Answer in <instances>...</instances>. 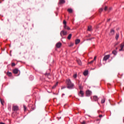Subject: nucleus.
Returning a JSON list of instances; mask_svg holds the SVG:
<instances>
[{
	"label": "nucleus",
	"mask_w": 124,
	"mask_h": 124,
	"mask_svg": "<svg viewBox=\"0 0 124 124\" xmlns=\"http://www.w3.org/2000/svg\"><path fill=\"white\" fill-rule=\"evenodd\" d=\"M109 21H110V18L108 19V20H107V22H109Z\"/></svg>",
	"instance_id": "40"
},
{
	"label": "nucleus",
	"mask_w": 124,
	"mask_h": 124,
	"mask_svg": "<svg viewBox=\"0 0 124 124\" xmlns=\"http://www.w3.org/2000/svg\"><path fill=\"white\" fill-rule=\"evenodd\" d=\"M7 75L9 76V77H11V76H12V73L11 72H8L7 73Z\"/></svg>",
	"instance_id": "17"
},
{
	"label": "nucleus",
	"mask_w": 124,
	"mask_h": 124,
	"mask_svg": "<svg viewBox=\"0 0 124 124\" xmlns=\"http://www.w3.org/2000/svg\"><path fill=\"white\" fill-rule=\"evenodd\" d=\"M87 40H92V39H88Z\"/></svg>",
	"instance_id": "41"
},
{
	"label": "nucleus",
	"mask_w": 124,
	"mask_h": 124,
	"mask_svg": "<svg viewBox=\"0 0 124 124\" xmlns=\"http://www.w3.org/2000/svg\"><path fill=\"white\" fill-rule=\"evenodd\" d=\"M77 62L78 64H79V65H82V62H81V60H80L79 59H77Z\"/></svg>",
	"instance_id": "10"
},
{
	"label": "nucleus",
	"mask_w": 124,
	"mask_h": 124,
	"mask_svg": "<svg viewBox=\"0 0 124 124\" xmlns=\"http://www.w3.org/2000/svg\"><path fill=\"white\" fill-rule=\"evenodd\" d=\"M115 39H116V40H118V39H119V34H116Z\"/></svg>",
	"instance_id": "22"
},
{
	"label": "nucleus",
	"mask_w": 124,
	"mask_h": 124,
	"mask_svg": "<svg viewBox=\"0 0 124 124\" xmlns=\"http://www.w3.org/2000/svg\"><path fill=\"white\" fill-rule=\"evenodd\" d=\"M107 9H108V7H107V6H106L105 8H104L105 11H107Z\"/></svg>",
	"instance_id": "32"
},
{
	"label": "nucleus",
	"mask_w": 124,
	"mask_h": 124,
	"mask_svg": "<svg viewBox=\"0 0 124 124\" xmlns=\"http://www.w3.org/2000/svg\"><path fill=\"white\" fill-rule=\"evenodd\" d=\"M74 78H77V74H75L73 75Z\"/></svg>",
	"instance_id": "29"
},
{
	"label": "nucleus",
	"mask_w": 124,
	"mask_h": 124,
	"mask_svg": "<svg viewBox=\"0 0 124 124\" xmlns=\"http://www.w3.org/2000/svg\"><path fill=\"white\" fill-rule=\"evenodd\" d=\"M62 95H64V94H62Z\"/></svg>",
	"instance_id": "45"
},
{
	"label": "nucleus",
	"mask_w": 124,
	"mask_h": 124,
	"mask_svg": "<svg viewBox=\"0 0 124 124\" xmlns=\"http://www.w3.org/2000/svg\"><path fill=\"white\" fill-rule=\"evenodd\" d=\"M46 76H49L50 75V73H47L45 74Z\"/></svg>",
	"instance_id": "37"
},
{
	"label": "nucleus",
	"mask_w": 124,
	"mask_h": 124,
	"mask_svg": "<svg viewBox=\"0 0 124 124\" xmlns=\"http://www.w3.org/2000/svg\"><path fill=\"white\" fill-rule=\"evenodd\" d=\"M71 36H72V34H69V35L67 37V39H68L69 40H70V39H71Z\"/></svg>",
	"instance_id": "19"
},
{
	"label": "nucleus",
	"mask_w": 124,
	"mask_h": 124,
	"mask_svg": "<svg viewBox=\"0 0 124 124\" xmlns=\"http://www.w3.org/2000/svg\"><path fill=\"white\" fill-rule=\"evenodd\" d=\"M112 54H113V55H117V51L116 50H113L112 51Z\"/></svg>",
	"instance_id": "27"
},
{
	"label": "nucleus",
	"mask_w": 124,
	"mask_h": 124,
	"mask_svg": "<svg viewBox=\"0 0 124 124\" xmlns=\"http://www.w3.org/2000/svg\"><path fill=\"white\" fill-rule=\"evenodd\" d=\"M67 11L70 13H72L73 11L72 10V9H68Z\"/></svg>",
	"instance_id": "20"
},
{
	"label": "nucleus",
	"mask_w": 124,
	"mask_h": 124,
	"mask_svg": "<svg viewBox=\"0 0 124 124\" xmlns=\"http://www.w3.org/2000/svg\"><path fill=\"white\" fill-rule=\"evenodd\" d=\"M19 110V107L17 106H14L13 107V111H18Z\"/></svg>",
	"instance_id": "4"
},
{
	"label": "nucleus",
	"mask_w": 124,
	"mask_h": 124,
	"mask_svg": "<svg viewBox=\"0 0 124 124\" xmlns=\"http://www.w3.org/2000/svg\"><path fill=\"white\" fill-rule=\"evenodd\" d=\"M124 44H122L120 46L121 49H119V51H123V49H124Z\"/></svg>",
	"instance_id": "11"
},
{
	"label": "nucleus",
	"mask_w": 124,
	"mask_h": 124,
	"mask_svg": "<svg viewBox=\"0 0 124 124\" xmlns=\"http://www.w3.org/2000/svg\"><path fill=\"white\" fill-rule=\"evenodd\" d=\"M78 94V96H80V97H84V91L80 90Z\"/></svg>",
	"instance_id": "3"
},
{
	"label": "nucleus",
	"mask_w": 124,
	"mask_h": 124,
	"mask_svg": "<svg viewBox=\"0 0 124 124\" xmlns=\"http://www.w3.org/2000/svg\"><path fill=\"white\" fill-rule=\"evenodd\" d=\"M67 34V32L64 31V30L61 31L60 35L62 37L63 35H66Z\"/></svg>",
	"instance_id": "2"
},
{
	"label": "nucleus",
	"mask_w": 124,
	"mask_h": 124,
	"mask_svg": "<svg viewBox=\"0 0 124 124\" xmlns=\"http://www.w3.org/2000/svg\"><path fill=\"white\" fill-rule=\"evenodd\" d=\"M102 11H103V8H101L99 10V13H100V14H101V12H102Z\"/></svg>",
	"instance_id": "21"
},
{
	"label": "nucleus",
	"mask_w": 124,
	"mask_h": 124,
	"mask_svg": "<svg viewBox=\"0 0 124 124\" xmlns=\"http://www.w3.org/2000/svg\"><path fill=\"white\" fill-rule=\"evenodd\" d=\"M66 83L67 84V88L69 90H71V89H73V87H74V84L71 82V80L70 79H66Z\"/></svg>",
	"instance_id": "1"
},
{
	"label": "nucleus",
	"mask_w": 124,
	"mask_h": 124,
	"mask_svg": "<svg viewBox=\"0 0 124 124\" xmlns=\"http://www.w3.org/2000/svg\"><path fill=\"white\" fill-rule=\"evenodd\" d=\"M106 100V99H105V98H103V99H102L101 103H102V104H103V103H105Z\"/></svg>",
	"instance_id": "18"
},
{
	"label": "nucleus",
	"mask_w": 124,
	"mask_h": 124,
	"mask_svg": "<svg viewBox=\"0 0 124 124\" xmlns=\"http://www.w3.org/2000/svg\"><path fill=\"white\" fill-rule=\"evenodd\" d=\"M0 101L2 105H3V103L4 102V101L3 99H1V98H0Z\"/></svg>",
	"instance_id": "24"
},
{
	"label": "nucleus",
	"mask_w": 124,
	"mask_h": 124,
	"mask_svg": "<svg viewBox=\"0 0 124 124\" xmlns=\"http://www.w3.org/2000/svg\"><path fill=\"white\" fill-rule=\"evenodd\" d=\"M0 3H1V0H0Z\"/></svg>",
	"instance_id": "43"
},
{
	"label": "nucleus",
	"mask_w": 124,
	"mask_h": 124,
	"mask_svg": "<svg viewBox=\"0 0 124 124\" xmlns=\"http://www.w3.org/2000/svg\"><path fill=\"white\" fill-rule=\"evenodd\" d=\"M81 124H86V122L85 121H83L82 123Z\"/></svg>",
	"instance_id": "36"
},
{
	"label": "nucleus",
	"mask_w": 124,
	"mask_h": 124,
	"mask_svg": "<svg viewBox=\"0 0 124 124\" xmlns=\"http://www.w3.org/2000/svg\"><path fill=\"white\" fill-rule=\"evenodd\" d=\"M23 108H24V111L26 112V111H27V107H26L25 105H23Z\"/></svg>",
	"instance_id": "26"
},
{
	"label": "nucleus",
	"mask_w": 124,
	"mask_h": 124,
	"mask_svg": "<svg viewBox=\"0 0 124 124\" xmlns=\"http://www.w3.org/2000/svg\"><path fill=\"white\" fill-rule=\"evenodd\" d=\"M63 24L64 25V26H66V21L65 20H64L63 22Z\"/></svg>",
	"instance_id": "30"
},
{
	"label": "nucleus",
	"mask_w": 124,
	"mask_h": 124,
	"mask_svg": "<svg viewBox=\"0 0 124 124\" xmlns=\"http://www.w3.org/2000/svg\"><path fill=\"white\" fill-rule=\"evenodd\" d=\"M80 43V39H77L75 41V44L77 45V44H79Z\"/></svg>",
	"instance_id": "14"
},
{
	"label": "nucleus",
	"mask_w": 124,
	"mask_h": 124,
	"mask_svg": "<svg viewBox=\"0 0 124 124\" xmlns=\"http://www.w3.org/2000/svg\"><path fill=\"white\" fill-rule=\"evenodd\" d=\"M93 62V60H92V61L88 62L89 64H91Z\"/></svg>",
	"instance_id": "31"
},
{
	"label": "nucleus",
	"mask_w": 124,
	"mask_h": 124,
	"mask_svg": "<svg viewBox=\"0 0 124 124\" xmlns=\"http://www.w3.org/2000/svg\"><path fill=\"white\" fill-rule=\"evenodd\" d=\"M88 74L89 72L88 71H85L83 73V75H84V76H87V75H88Z\"/></svg>",
	"instance_id": "15"
},
{
	"label": "nucleus",
	"mask_w": 124,
	"mask_h": 124,
	"mask_svg": "<svg viewBox=\"0 0 124 124\" xmlns=\"http://www.w3.org/2000/svg\"><path fill=\"white\" fill-rule=\"evenodd\" d=\"M74 45V44L71 43L70 45H69V47H72Z\"/></svg>",
	"instance_id": "28"
},
{
	"label": "nucleus",
	"mask_w": 124,
	"mask_h": 124,
	"mask_svg": "<svg viewBox=\"0 0 124 124\" xmlns=\"http://www.w3.org/2000/svg\"><path fill=\"white\" fill-rule=\"evenodd\" d=\"M97 121H99V120H98V119H97Z\"/></svg>",
	"instance_id": "46"
},
{
	"label": "nucleus",
	"mask_w": 124,
	"mask_h": 124,
	"mask_svg": "<svg viewBox=\"0 0 124 124\" xmlns=\"http://www.w3.org/2000/svg\"><path fill=\"white\" fill-rule=\"evenodd\" d=\"M88 31H92V26H88Z\"/></svg>",
	"instance_id": "23"
},
{
	"label": "nucleus",
	"mask_w": 124,
	"mask_h": 124,
	"mask_svg": "<svg viewBox=\"0 0 124 124\" xmlns=\"http://www.w3.org/2000/svg\"><path fill=\"white\" fill-rule=\"evenodd\" d=\"M109 58L110 55H106L103 58V61H107Z\"/></svg>",
	"instance_id": "6"
},
{
	"label": "nucleus",
	"mask_w": 124,
	"mask_h": 124,
	"mask_svg": "<svg viewBox=\"0 0 124 124\" xmlns=\"http://www.w3.org/2000/svg\"><path fill=\"white\" fill-rule=\"evenodd\" d=\"M15 63H12V66H15Z\"/></svg>",
	"instance_id": "34"
},
{
	"label": "nucleus",
	"mask_w": 124,
	"mask_h": 124,
	"mask_svg": "<svg viewBox=\"0 0 124 124\" xmlns=\"http://www.w3.org/2000/svg\"><path fill=\"white\" fill-rule=\"evenodd\" d=\"M86 96H90L92 94V91L90 90H87L86 92Z\"/></svg>",
	"instance_id": "5"
},
{
	"label": "nucleus",
	"mask_w": 124,
	"mask_h": 124,
	"mask_svg": "<svg viewBox=\"0 0 124 124\" xmlns=\"http://www.w3.org/2000/svg\"><path fill=\"white\" fill-rule=\"evenodd\" d=\"M58 83L57 82V83H56V84L54 85L52 87V89H55V88H56V87H57V86H58Z\"/></svg>",
	"instance_id": "25"
},
{
	"label": "nucleus",
	"mask_w": 124,
	"mask_h": 124,
	"mask_svg": "<svg viewBox=\"0 0 124 124\" xmlns=\"http://www.w3.org/2000/svg\"><path fill=\"white\" fill-rule=\"evenodd\" d=\"M64 29L65 30H67V31H69V30H70V28L67 25H64Z\"/></svg>",
	"instance_id": "12"
},
{
	"label": "nucleus",
	"mask_w": 124,
	"mask_h": 124,
	"mask_svg": "<svg viewBox=\"0 0 124 124\" xmlns=\"http://www.w3.org/2000/svg\"><path fill=\"white\" fill-rule=\"evenodd\" d=\"M18 71H19V70H18V69H15L13 70V73H14V74H17Z\"/></svg>",
	"instance_id": "9"
},
{
	"label": "nucleus",
	"mask_w": 124,
	"mask_h": 124,
	"mask_svg": "<svg viewBox=\"0 0 124 124\" xmlns=\"http://www.w3.org/2000/svg\"><path fill=\"white\" fill-rule=\"evenodd\" d=\"M99 118H102L103 116L102 115H99Z\"/></svg>",
	"instance_id": "39"
},
{
	"label": "nucleus",
	"mask_w": 124,
	"mask_h": 124,
	"mask_svg": "<svg viewBox=\"0 0 124 124\" xmlns=\"http://www.w3.org/2000/svg\"><path fill=\"white\" fill-rule=\"evenodd\" d=\"M79 90H80V91H82V89H83V88L82 87V86H79Z\"/></svg>",
	"instance_id": "33"
},
{
	"label": "nucleus",
	"mask_w": 124,
	"mask_h": 124,
	"mask_svg": "<svg viewBox=\"0 0 124 124\" xmlns=\"http://www.w3.org/2000/svg\"><path fill=\"white\" fill-rule=\"evenodd\" d=\"M112 9V8H109V10H111Z\"/></svg>",
	"instance_id": "42"
},
{
	"label": "nucleus",
	"mask_w": 124,
	"mask_h": 124,
	"mask_svg": "<svg viewBox=\"0 0 124 124\" xmlns=\"http://www.w3.org/2000/svg\"><path fill=\"white\" fill-rule=\"evenodd\" d=\"M93 99L95 101H97L98 100V97H97V96H94Z\"/></svg>",
	"instance_id": "16"
},
{
	"label": "nucleus",
	"mask_w": 124,
	"mask_h": 124,
	"mask_svg": "<svg viewBox=\"0 0 124 124\" xmlns=\"http://www.w3.org/2000/svg\"><path fill=\"white\" fill-rule=\"evenodd\" d=\"M110 35H114L115 34V30L111 29L110 31Z\"/></svg>",
	"instance_id": "7"
},
{
	"label": "nucleus",
	"mask_w": 124,
	"mask_h": 124,
	"mask_svg": "<svg viewBox=\"0 0 124 124\" xmlns=\"http://www.w3.org/2000/svg\"><path fill=\"white\" fill-rule=\"evenodd\" d=\"M116 50H118V47H116Z\"/></svg>",
	"instance_id": "44"
},
{
	"label": "nucleus",
	"mask_w": 124,
	"mask_h": 124,
	"mask_svg": "<svg viewBox=\"0 0 124 124\" xmlns=\"http://www.w3.org/2000/svg\"><path fill=\"white\" fill-rule=\"evenodd\" d=\"M56 46L57 48H60L61 46H62V43L59 42L56 44Z\"/></svg>",
	"instance_id": "8"
},
{
	"label": "nucleus",
	"mask_w": 124,
	"mask_h": 124,
	"mask_svg": "<svg viewBox=\"0 0 124 124\" xmlns=\"http://www.w3.org/2000/svg\"><path fill=\"white\" fill-rule=\"evenodd\" d=\"M63 3H65V0H60L59 4H62Z\"/></svg>",
	"instance_id": "13"
},
{
	"label": "nucleus",
	"mask_w": 124,
	"mask_h": 124,
	"mask_svg": "<svg viewBox=\"0 0 124 124\" xmlns=\"http://www.w3.org/2000/svg\"><path fill=\"white\" fill-rule=\"evenodd\" d=\"M63 89H65V86H62L61 88L62 90H63Z\"/></svg>",
	"instance_id": "35"
},
{
	"label": "nucleus",
	"mask_w": 124,
	"mask_h": 124,
	"mask_svg": "<svg viewBox=\"0 0 124 124\" xmlns=\"http://www.w3.org/2000/svg\"><path fill=\"white\" fill-rule=\"evenodd\" d=\"M96 60V56H95L93 59V62H94V61H95Z\"/></svg>",
	"instance_id": "38"
}]
</instances>
